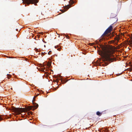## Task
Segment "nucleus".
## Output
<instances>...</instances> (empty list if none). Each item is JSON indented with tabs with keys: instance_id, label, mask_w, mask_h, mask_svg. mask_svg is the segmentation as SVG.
Listing matches in <instances>:
<instances>
[{
	"instance_id": "1",
	"label": "nucleus",
	"mask_w": 132,
	"mask_h": 132,
	"mask_svg": "<svg viewBox=\"0 0 132 132\" xmlns=\"http://www.w3.org/2000/svg\"><path fill=\"white\" fill-rule=\"evenodd\" d=\"M101 49L102 50L101 54L103 57L102 60L104 61H107L113 62L115 60V58H111L108 56H110L112 51L109 48L102 46Z\"/></svg>"
},
{
	"instance_id": "9",
	"label": "nucleus",
	"mask_w": 132,
	"mask_h": 132,
	"mask_svg": "<svg viewBox=\"0 0 132 132\" xmlns=\"http://www.w3.org/2000/svg\"><path fill=\"white\" fill-rule=\"evenodd\" d=\"M108 64H109V63L108 62H105L104 64H103V66H106V65H108Z\"/></svg>"
},
{
	"instance_id": "7",
	"label": "nucleus",
	"mask_w": 132,
	"mask_h": 132,
	"mask_svg": "<svg viewBox=\"0 0 132 132\" xmlns=\"http://www.w3.org/2000/svg\"><path fill=\"white\" fill-rule=\"evenodd\" d=\"M74 2V1L72 0H70L69 1V3L71 5L73 4Z\"/></svg>"
},
{
	"instance_id": "13",
	"label": "nucleus",
	"mask_w": 132,
	"mask_h": 132,
	"mask_svg": "<svg viewBox=\"0 0 132 132\" xmlns=\"http://www.w3.org/2000/svg\"><path fill=\"white\" fill-rule=\"evenodd\" d=\"M7 78L8 79H9L10 78V74H7Z\"/></svg>"
},
{
	"instance_id": "19",
	"label": "nucleus",
	"mask_w": 132,
	"mask_h": 132,
	"mask_svg": "<svg viewBox=\"0 0 132 132\" xmlns=\"http://www.w3.org/2000/svg\"><path fill=\"white\" fill-rule=\"evenodd\" d=\"M39 34H43V33L42 32H39Z\"/></svg>"
},
{
	"instance_id": "10",
	"label": "nucleus",
	"mask_w": 132,
	"mask_h": 132,
	"mask_svg": "<svg viewBox=\"0 0 132 132\" xmlns=\"http://www.w3.org/2000/svg\"><path fill=\"white\" fill-rule=\"evenodd\" d=\"M113 14L112 13L111 15V18H113L115 17V15L113 16Z\"/></svg>"
},
{
	"instance_id": "21",
	"label": "nucleus",
	"mask_w": 132,
	"mask_h": 132,
	"mask_svg": "<svg viewBox=\"0 0 132 132\" xmlns=\"http://www.w3.org/2000/svg\"><path fill=\"white\" fill-rule=\"evenodd\" d=\"M6 56L7 57H9V56Z\"/></svg>"
},
{
	"instance_id": "2",
	"label": "nucleus",
	"mask_w": 132,
	"mask_h": 132,
	"mask_svg": "<svg viewBox=\"0 0 132 132\" xmlns=\"http://www.w3.org/2000/svg\"><path fill=\"white\" fill-rule=\"evenodd\" d=\"M35 98L34 97L32 101V103L34 105V107L32 106H30L28 107L26 109L22 108H16L14 107H13L12 108V112H14L17 114H20V113L23 112H26L27 111H29L30 110H34L35 109H36L38 106V104L36 103L33 102L34 100H35Z\"/></svg>"
},
{
	"instance_id": "4",
	"label": "nucleus",
	"mask_w": 132,
	"mask_h": 132,
	"mask_svg": "<svg viewBox=\"0 0 132 132\" xmlns=\"http://www.w3.org/2000/svg\"><path fill=\"white\" fill-rule=\"evenodd\" d=\"M110 26L105 31L102 36L104 37L105 35L110 32L112 30L113 28L112 25Z\"/></svg>"
},
{
	"instance_id": "20",
	"label": "nucleus",
	"mask_w": 132,
	"mask_h": 132,
	"mask_svg": "<svg viewBox=\"0 0 132 132\" xmlns=\"http://www.w3.org/2000/svg\"><path fill=\"white\" fill-rule=\"evenodd\" d=\"M45 68H45V67H44V69H45Z\"/></svg>"
},
{
	"instance_id": "16",
	"label": "nucleus",
	"mask_w": 132,
	"mask_h": 132,
	"mask_svg": "<svg viewBox=\"0 0 132 132\" xmlns=\"http://www.w3.org/2000/svg\"><path fill=\"white\" fill-rule=\"evenodd\" d=\"M66 37H67V38H69V36H66Z\"/></svg>"
},
{
	"instance_id": "3",
	"label": "nucleus",
	"mask_w": 132,
	"mask_h": 132,
	"mask_svg": "<svg viewBox=\"0 0 132 132\" xmlns=\"http://www.w3.org/2000/svg\"><path fill=\"white\" fill-rule=\"evenodd\" d=\"M23 2L25 4V6H26L27 5L29 6L30 4H34L35 5H37V3L39 2L38 0H22Z\"/></svg>"
},
{
	"instance_id": "8",
	"label": "nucleus",
	"mask_w": 132,
	"mask_h": 132,
	"mask_svg": "<svg viewBox=\"0 0 132 132\" xmlns=\"http://www.w3.org/2000/svg\"><path fill=\"white\" fill-rule=\"evenodd\" d=\"M114 39L118 42L119 40V37H116L114 38Z\"/></svg>"
},
{
	"instance_id": "5",
	"label": "nucleus",
	"mask_w": 132,
	"mask_h": 132,
	"mask_svg": "<svg viewBox=\"0 0 132 132\" xmlns=\"http://www.w3.org/2000/svg\"><path fill=\"white\" fill-rule=\"evenodd\" d=\"M102 113L99 112V111H97L96 113V114L99 116H101L102 114Z\"/></svg>"
},
{
	"instance_id": "14",
	"label": "nucleus",
	"mask_w": 132,
	"mask_h": 132,
	"mask_svg": "<svg viewBox=\"0 0 132 132\" xmlns=\"http://www.w3.org/2000/svg\"><path fill=\"white\" fill-rule=\"evenodd\" d=\"M3 118L1 117V116H0V121L2 120Z\"/></svg>"
},
{
	"instance_id": "23",
	"label": "nucleus",
	"mask_w": 132,
	"mask_h": 132,
	"mask_svg": "<svg viewBox=\"0 0 132 132\" xmlns=\"http://www.w3.org/2000/svg\"><path fill=\"white\" fill-rule=\"evenodd\" d=\"M11 89H12V88H11Z\"/></svg>"
},
{
	"instance_id": "17",
	"label": "nucleus",
	"mask_w": 132,
	"mask_h": 132,
	"mask_svg": "<svg viewBox=\"0 0 132 132\" xmlns=\"http://www.w3.org/2000/svg\"><path fill=\"white\" fill-rule=\"evenodd\" d=\"M116 20V21H117L118 20V19L117 18H114Z\"/></svg>"
},
{
	"instance_id": "12",
	"label": "nucleus",
	"mask_w": 132,
	"mask_h": 132,
	"mask_svg": "<svg viewBox=\"0 0 132 132\" xmlns=\"http://www.w3.org/2000/svg\"><path fill=\"white\" fill-rule=\"evenodd\" d=\"M129 43L130 46L132 47V41L131 42L130 41Z\"/></svg>"
},
{
	"instance_id": "18",
	"label": "nucleus",
	"mask_w": 132,
	"mask_h": 132,
	"mask_svg": "<svg viewBox=\"0 0 132 132\" xmlns=\"http://www.w3.org/2000/svg\"><path fill=\"white\" fill-rule=\"evenodd\" d=\"M39 94H38V95H36L35 96V97H37V96H38L39 95Z\"/></svg>"
},
{
	"instance_id": "11",
	"label": "nucleus",
	"mask_w": 132,
	"mask_h": 132,
	"mask_svg": "<svg viewBox=\"0 0 132 132\" xmlns=\"http://www.w3.org/2000/svg\"><path fill=\"white\" fill-rule=\"evenodd\" d=\"M28 115H30V114L32 115L33 114L32 112H29L28 113Z\"/></svg>"
},
{
	"instance_id": "15",
	"label": "nucleus",
	"mask_w": 132,
	"mask_h": 132,
	"mask_svg": "<svg viewBox=\"0 0 132 132\" xmlns=\"http://www.w3.org/2000/svg\"><path fill=\"white\" fill-rule=\"evenodd\" d=\"M51 51H49V52L48 53V54H49V55H50V54H51Z\"/></svg>"
},
{
	"instance_id": "6",
	"label": "nucleus",
	"mask_w": 132,
	"mask_h": 132,
	"mask_svg": "<svg viewBox=\"0 0 132 132\" xmlns=\"http://www.w3.org/2000/svg\"><path fill=\"white\" fill-rule=\"evenodd\" d=\"M65 7L64 8L66 9L65 10L66 11L70 7V5H68L67 6H65Z\"/></svg>"
},
{
	"instance_id": "22",
	"label": "nucleus",
	"mask_w": 132,
	"mask_h": 132,
	"mask_svg": "<svg viewBox=\"0 0 132 132\" xmlns=\"http://www.w3.org/2000/svg\"><path fill=\"white\" fill-rule=\"evenodd\" d=\"M131 68H132V64L131 65Z\"/></svg>"
}]
</instances>
